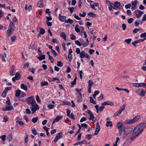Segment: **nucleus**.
I'll return each instance as SVG.
<instances>
[{
    "mask_svg": "<svg viewBox=\"0 0 146 146\" xmlns=\"http://www.w3.org/2000/svg\"><path fill=\"white\" fill-rule=\"evenodd\" d=\"M144 123H142L138 125L133 129L132 135H131L130 139L133 141L137 138L142 133L144 129Z\"/></svg>",
    "mask_w": 146,
    "mask_h": 146,
    "instance_id": "nucleus-1",
    "label": "nucleus"
},
{
    "mask_svg": "<svg viewBox=\"0 0 146 146\" xmlns=\"http://www.w3.org/2000/svg\"><path fill=\"white\" fill-rule=\"evenodd\" d=\"M15 28L14 23V22H11L10 23L8 30H7V36L8 37L10 36L13 34L14 31V29Z\"/></svg>",
    "mask_w": 146,
    "mask_h": 146,
    "instance_id": "nucleus-2",
    "label": "nucleus"
},
{
    "mask_svg": "<svg viewBox=\"0 0 146 146\" xmlns=\"http://www.w3.org/2000/svg\"><path fill=\"white\" fill-rule=\"evenodd\" d=\"M7 101H6V105L5 108H2V110L3 111H9L13 109L14 108L13 106L12 105H11L9 106H9L11 104L9 98L7 97Z\"/></svg>",
    "mask_w": 146,
    "mask_h": 146,
    "instance_id": "nucleus-3",
    "label": "nucleus"
},
{
    "mask_svg": "<svg viewBox=\"0 0 146 146\" xmlns=\"http://www.w3.org/2000/svg\"><path fill=\"white\" fill-rule=\"evenodd\" d=\"M125 104H123L122 106L120 107V109L119 111L117 112L114 114V116H113V117L115 118L116 117L118 116L119 115H120L122 111L125 109Z\"/></svg>",
    "mask_w": 146,
    "mask_h": 146,
    "instance_id": "nucleus-4",
    "label": "nucleus"
},
{
    "mask_svg": "<svg viewBox=\"0 0 146 146\" xmlns=\"http://www.w3.org/2000/svg\"><path fill=\"white\" fill-rule=\"evenodd\" d=\"M80 57L81 58H82L84 57L88 59H90V57L89 55L84 51H82L80 53Z\"/></svg>",
    "mask_w": 146,
    "mask_h": 146,
    "instance_id": "nucleus-5",
    "label": "nucleus"
},
{
    "mask_svg": "<svg viewBox=\"0 0 146 146\" xmlns=\"http://www.w3.org/2000/svg\"><path fill=\"white\" fill-rule=\"evenodd\" d=\"M27 100L28 104H31V105L36 103L35 99L33 96H31L28 98L27 99Z\"/></svg>",
    "mask_w": 146,
    "mask_h": 146,
    "instance_id": "nucleus-6",
    "label": "nucleus"
},
{
    "mask_svg": "<svg viewBox=\"0 0 146 146\" xmlns=\"http://www.w3.org/2000/svg\"><path fill=\"white\" fill-rule=\"evenodd\" d=\"M31 106V110L32 111V113H34L37 110H38V106L36 103H35V104H33V105H32Z\"/></svg>",
    "mask_w": 146,
    "mask_h": 146,
    "instance_id": "nucleus-7",
    "label": "nucleus"
},
{
    "mask_svg": "<svg viewBox=\"0 0 146 146\" xmlns=\"http://www.w3.org/2000/svg\"><path fill=\"white\" fill-rule=\"evenodd\" d=\"M117 127L119 129V132L124 127L123 124L121 122H118L117 124Z\"/></svg>",
    "mask_w": 146,
    "mask_h": 146,
    "instance_id": "nucleus-8",
    "label": "nucleus"
},
{
    "mask_svg": "<svg viewBox=\"0 0 146 146\" xmlns=\"http://www.w3.org/2000/svg\"><path fill=\"white\" fill-rule=\"evenodd\" d=\"M62 133L60 132L58 133V134L55 137L54 141L55 143H56L58 139H61L62 137Z\"/></svg>",
    "mask_w": 146,
    "mask_h": 146,
    "instance_id": "nucleus-9",
    "label": "nucleus"
},
{
    "mask_svg": "<svg viewBox=\"0 0 146 146\" xmlns=\"http://www.w3.org/2000/svg\"><path fill=\"white\" fill-rule=\"evenodd\" d=\"M137 1L135 0L132 2L131 9L135 10L137 9Z\"/></svg>",
    "mask_w": 146,
    "mask_h": 146,
    "instance_id": "nucleus-10",
    "label": "nucleus"
},
{
    "mask_svg": "<svg viewBox=\"0 0 146 146\" xmlns=\"http://www.w3.org/2000/svg\"><path fill=\"white\" fill-rule=\"evenodd\" d=\"M76 96L78 98L77 102H80L82 101V96L80 93H77Z\"/></svg>",
    "mask_w": 146,
    "mask_h": 146,
    "instance_id": "nucleus-11",
    "label": "nucleus"
},
{
    "mask_svg": "<svg viewBox=\"0 0 146 146\" xmlns=\"http://www.w3.org/2000/svg\"><path fill=\"white\" fill-rule=\"evenodd\" d=\"M102 105H110L111 106H113L114 104L113 102H111L110 101H108L103 102L102 103Z\"/></svg>",
    "mask_w": 146,
    "mask_h": 146,
    "instance_id": "nucleus-12",
    "label": "nucleus"
},
{
    "mask_svg": "<svg viewBox=\"0 0 146 146\" xmlns=\"http://www.w3.org/2000/svg\"><path fill=\"white\" fill-rule=\"evenodd\" d=\"M126 135H127L130 133L132 130V128H131L129 127H128L125 128Z\"/></svg>",
    "mask_w": 146,
    "mask_h": 146,
    "instance_id": "nucleus-13",
    "label": "nucleus"
},
{
    "mask_svg": "<svg viewBox=\"0 0 146 146\" xmlns=\"http://www.w3.org/2000/svg\"><path fill=\"white\" fill-rule=\"evenodd\" d=\"M43 0H40L37 3V6L41 8L43 6Z\"/></svg>",
    "mask_w": 146,
    "mask_h": 146,
    "instance_id": "nucleus-14",
    "label": "nucleus"
},
{
    "mask_svg": "<svg viewBox=\"0 0 146 146\" xmlns=\"http://www.w3.org/2000/svg\"><path fill=\"white\" fill-rule=\"evenodd\" d=\"M59 19L61 21H64L66 19V17L65 16H61L60 14L59 15Z\"/></svg>",
    "mask_w": 146,
    "mask_h": 146,
    "instance_id": "nucleus-15",
    "label": "nucleus"
},
{
    "mask_svg": "<svg viewBox=\"0 0 146 146\" xmlns=\"http://www.w3.org/2000/svg\"><path fill=\"white\" fill-rule=\"evenodd\" d=\"M88 114H89L90 115V119L91 120H92L93 119H94V114L90 110H89L88 111Z\"/></svg>",
    "mask_w": 146,
    "mask_h": 146,
    "instance_id": "nucleus-16",
    "label": "nucleus"
},
{
    "mask_svg": "<svg viewBox=\"0 0 146 146\" xmlns=\"http://www.w3.org/2000/svg\"><path fill=\"white\" fill-rule=\"evenodd\" d=\"M125 128L124 127L123 129L119 132V133L120 135L123 136L124 135H126L125 133Z\"/></svg>",
    "mask_w": 146,
    "mask_h": 146,
    "instance_id": "nucleus-17",
    "label": "nucleus"
},
{
    "mask_svg": "<svg viewBox=\"0 0 146 146\" xmlns=\"http://www.w3.org/2000/svg\"><path fill=\"white\" fill-rule=\"evenodd\" d=\"M140 116L137 115L133 119H132L133 123L138 121L140 119Z\"/></svg>",
    "mask_w": 146,
    "mask_h": 146,
    "instance_id": "nucleus-18",
    "label": "nucleus"
},
{
    "mask_svg": "<svg viewBox=\"0 0 146 146\" xmlns=\"http://www.w3.org/2000/svg\"><path fill=\"white\" fill-rule=\"evenodd\" d=\"M124 123L126 124H132L133 123L132 119H129L125 120L124 122Z\"/></svg>",
    "mask_w": 146,
    "mask_h": 146,
    "instance_id": "nucleus-19",
    "label": "nucleus"
},
{
    "mask_svg": "<svg viewBox=\"0 0 146 146\" xmlns=\"http://www.w3.org/2000/svg\"><path fill=\"white\" fill-rule=\"evenodd\" d=\"M21 88L23 89H24L26 91H27V86L25 85L24 84H21Z\"/></svg>",
    "mask_w": 146,
    "mask_h": 146,
    "instance_id": "nucleus-20",
    "label": "nucleus"
},
{
    "mask_svg": "<svg viewBox=\"0 0 146 146\" xmlns=\"http://www.w3.org/2000/svg\"><path fill=\"white\" fill-rule=\"evenodd\" d=\"M80 40L81 42L82 45L84 47H85L87 46V44L85 42L84 40L82 39H80Z\"/></svg>",
    "mask_w": 146,
    "mask_h": 146,
    "instance_id": "nucleus-21",
    "label": "nucleus"
},
{
    "mask_svg": "<svg viewBox=\"0 0 146 146\" xmlns=\"http://www.w3.org/2000/svg\"><path fill=\"white\" fill-rule=\"evenodd\" d=\"M21 91L19 90H17L16 91V92L15 94V96L16 97H19L20 94H21Z\"/></svg>",
    "mask_w": 146,
    "mask_h": 146,
    "instance_id": "nucleus-22",
    "label": "nucleus"
},
{
    "mask_svg": "<svg viewBox=\"0 0 146 146\" xmlns=\"http://www.w3.org/2000/svg\"><path fill=\"white\" fill-rule=\"evenodd\" d=\"M65 23H69L71 24H72L73 23V20L69 19L65 21Z\"/></svg>",
    "mask_w": 146,
    "mask_h": 146,
    "instance_id": "nucleus-23",
    "label": "nucleus"
},
{
    "mask_svg": "<svg viewBox=\"0 0 146 146\" xmlns=\"http://www.w3.org/2000/svg\"><path fill=\"white\" fill-rule=\"evenodd\" d=\"M15 77L17 80H19L21 77V75L19 72H17L15 75Z\"/></svg>",
    "mask_w": 146,
    "mask_h": 146,
    "instance_id": "nucleus-24",
    "label": "nucleus"
},
{
    "mask_svg": "<svg viewBox=\"0 0 146 146\" xmlns=\"http://www.w3.org/2000/svg\"><path fill=\"white\" fill-rule=\"evenodd\" d=\"M106 126L107 127L110 126L111 127L112 126V123L111 121H107L106 124Z\"/></svg>",
    "mask_w": 146,
    "mask_h": 146,
    "instance_id": "nucleus-25",
    "label": "nucleus"
},
{
    "mask_svg": "<svg viewBox=\"0 0 146 146\" xmlns=\"http://www.w3.org/2000/svg\"><path fill=\"white\" fill-rule=\"evenodd\" d=\"M40 60H41L43 59H45V55H40V56H38L37 57Z\"/></svg>",
    "mask_w": 146,
    "mask_h": 146,
    "instance_id": "nucleus-26",
    "label": "nucleus"
},
{
    "mask_svg": "<svg viewBox=\"0 0 146 146\" xmlns=\"http://www.w3.org/2000/svg\"><path fill=\"white\" fill-rule=\"evenodd\" d=\"M62 117V116H60V117L58 116H57L54 120L56 122H58L61 119Z\"/></svg>",
    "mask_w": 146,
    "mask_h": 146,
    "instance_id": "nucleus-27",
    "label": "nucleus"
},
{
    "mask_svg": "<svg viewBox=\"0 0 146 146\" xmlns=\"http://www.w3.org/2000/svg\"><path fill=\"white\" fill-rule=\"evenodd\" d=\"M3 61L5 62L6 61L5 58L6 57L7 55L6 54L4 53L3 55H1Z\"/></svg>",
    "mask_w": 146,
    "mask_h": 146,
    "instance_id": "nucleus-28",
    "label": "nucleus"
},
{
    "mask_svg": "<svg viewBox=\"0 0 146 146\" xmlns=\"http://www.w3.org/2000/svg\"><path fill=\"white\" fill-rule=\"evenodd\" d=\"M48 83L47 82L42 81L41 83V85L42 86H45L48 85Z\"/></svg>",
    "mask_w": 146,
    "mask_h": 146,
    "instance_id": "nucleus-29",
    "label": "nucleus"
},
{
    "mask_svg": "<svg viewBox=\"0 0 146 146\" xmlns=\"http://www.w3.org/2000/svg\"><path fill=\"white\" fill-rule=\"evenodd\" d=\"M111 6L115 10H117L118 8L116 6H115V5L112 3H111Z\"/></svg>",
    "mask_w": 146,
    "mask_h": 146,
    "instance_id": "nucleus-30",
    "label": "nucleus"
},
{
    "mask_svg": "<svg viewBox=\"0 0 146 146\" xmlns=\"http://www.w3.org/2000/svg\"><path fill=\"white\" fill-rule=\"evenodd\" d=\"M76 78L77 77H76L74 80L71 83L72 86L71 87H73V86L76 84Z\"/></svg>",
    "mask_w": 146,
    "mask_h": 146,
    "instance_id": "nucleus-31",
    "label": "nucleus"
},
{
    "mask_svg": "<svg viewBox=\"0 0 146 146\" xmlns=\"http://www.w3.org/2000/svg\"><path fill=\"white\" fill-rule=\"evenodd\" d=\"M88 15L91 17H94L96 16V15L93 13H88Z\"/></svg>",
    "mask_w": 146,
    "mask_h": 146,
    "instance_id": "nucleus-32",
    "label": "nucleus"
},
{
    "mask_svg": "<svg viewBox=\"0 0 146 146\" xmlns=\"http://www.w3.org/2000/svg\"><path fill=\"white\" fill-rule=\"evenodd\" d=\"M139 95L141 96H144L145 95V92L143 90H141Z\"/></svg>",
    "mask_w": 146,
    "mask_h": 146,
    "instance_id": "nucleus-33",
    "label": "nucleus"
},
{
    "mask_svg": "<svg viewBox=\"0 0 146 146\" xmlns=\"http://www.w3.org/2000/svg\"><path fill=\"white\" fill-rule=\"evenodd\" d=\"M57 65L59 67H61L63 66V63L60 61H58Z\"/></svg>",
    "mask_w": 146,
    "mask_h": 146,
    "instance_id": "nucleus-34",
    "label": "nucleus"
},
{
    "mask_svg": "<svg viewBox=\"0 0 146 146\" xmlns=\"http://www.w3.org/2000/svg\"><path fill=\"white\" fill-rule=\"evenodd\" d=\"M90 102L94 104H96V101L95 100H94L93 99V98L92 97H90Z\"/></svg>",
    "mask_w": 146,
    "mask_h": 146,
    "instance_id": "nucleus-35",
    "label": "nucleus"
},
{
    "mask_svg": "<svg viewBox=\"0 0 146 146\" xmlns=\"http://www.w3.org/2000/svg\"><path fill=\"white\" fill-rule=\"evenodd\" d=\"M51 52L52 53V54L53 55L55 56L56 57V56H57L58 54L55 51L53 50V49H52L51 50Z\"/></svg>",
    "mask_w": 146,
    "mask_h": 146,
    "instance_id": "nucleus-36",
    "label": "nucleus"
},
{
    "mask_svg": "<svg viewBox=\"0 0 146 146\" xmlns=\"http://www.w3.org/2000/svg\"><path fill=\"white\" fill-rule=\"evenodd\" d=\"M93 82L91 80H89L88 82V87H91L92 86Z\"/></svg>",
    "mask_w": 146,
    "mask_h": 146,
    "instance_id": "nucleus-37",
    "label": "nucleus"
},
{
    "mask_svg": "<svg viewBox=\"0 0 146 146\" xmlns=\"http://www.w3.org/2000/svg\"><path fill=\"white\" fill-rule=\"evenodd\" d=\"M45 30L42 28H40V33L41 35H43L45 33Z\"/></svg>",
    "mask_w": 146,
    "mask_h": 146,
    "instance_id": "nucleus-38",
    "label": "nucleus"
},
{
    "mask_svg": "<svg viewBox=\"0 0 146 146\" xmlns=\"http://www.w3.org/2000/svg\"><path fill=\"white\" fill-rule=\"evenodd\" d=\"M134 13H135V15L136 17L138 19L139 18H140V17H141V16L137 12V11H135L134 12Z\"/></svg>",
    "mask_w": 146,
    "mask_h": 146,
    "instance_id": "nucleus-39",
    "label": "nucleus"
},
{
    "mask_svg": "<svg viewBox=\"0 0 146 146\" xmlns=\"http://www.w3.org/2000/svg\"><path fill=\"white\" fill-rule=\"evenodd\" d=\"M131 41V38H129L128 39H125L124 42H125L127 43V44H129Z\"/></svg>",
    "mask_w": 146,
    "mask_h": 146,
    "instance_id": "nucleus-40",
    "label": "nucleus"
},
{
    "mask_svg": "<svg viewBox=\"0 0 146 146\" xmlns=\"http://www.w3.org/2000/svg\"><path fill=\"white\" fill-rule=\"evenodd\" d=\"M70 38L71 40H74L76 38V37L73 34H71L70 35Z\"/></svg>",
    "mask_w": 146,
    "mask_h": 146,
    "instance_id": "nucleus-41",
    "label": "nucleus"
},
{
    "mask_svg": "<svg viewBox=\"0 0 146 146\" xmlns=\"http://www.w3.org/2000/svg\"><path fill=\"white\" fill-rule=\"evenodd\" d=\"M104 98V95L103 94H101V95L98 98V100L100 101L102 100Z\"/></svg>",
    "mask_w": 146,
    "mask_h": 146,
    "instance_id": "nucleus-42",
    "label": "nucleus"
},
{
    "mask_svg": "<svg viewBox=\"0 0 146 146\" xmlns=\"http://www.w3.org/2000/svg\"><path fill=\"white\" fill-rule=\"evenodd\" d=\"M38 118L37 117H36L33 118L32 120V122L34 123H36L37 121Z\"/></svg>",
    "mask_w": 146,
    "mask_h": 146,
    "instance_id": "nucleus-43",
    "label": "nucleus"
},
{
    "mask_svg": "<svg viewBox=\"0 0 146 146\" xmlns=\"http://www.w3.org/2000/svg\"><path fill=\"white\" fill-rule=\"evenodd\" d=\"M139 84L140 87H143L144 88H146V83H139Z\"/></svg>",
    "mask_w": 146,
    "mask_h": 146,
    "instance_id": "nucleus-44",
    "label": "nucleus"
},
{
    "mask_svg": "<svg viewBox=\"0 0 146 146\" xmlns=\"http://www.w3.org/2000/svg\"><path fill=\"white\" fill-rule=\"evenodd\" d=\"M140 29L138 28H136L134 29L133 31V33L134 34L136 33L138 31H140Z\"/></svg>",
    "mask_w": 146,
    "mask_h": 146,
    "instance_id": "nucleus-45",
    "label": "nucleus"
},
{
    "mask_svg": "<svg viewBox=\"0 0 146 146\" xmlns=\"http://www.w3.org/2000/svg\"><path fill=\"white\" fill-rule=\"evenodd\" d=\"M68 57L69 59V61H71L72 59V55L71 54H68Z\"/></svg>",
    "mask_w": 146,
    "mask_h": 146,
    "instance_id": "nucleus-46",
    "label": "nucleus"
},
{
    "mask_svg": "<svg viewBox=\"0 0 146 146\" xmlns=\"http://www.w3.org/2000/svg\"><path fill=\"white\" fill-rule=\"evenodd\" d=\"M92 138V135H87L86 136V138L88 139H90Z\"/></svg>",
    "mask_w": 146,
    "mask_h": 146,
    "instance_id": "nucleus-47",
    "label": "nucleus"
},
{
    "mask_svg": "<svg viewBox=\"0 0 146 146\" xmlns=\"http://www.w3.org/2000/svg\"><path fill=\"white\" fill-rule=\"evenodd\" d=\"M75 44L76 45H78L79 46H80L82 45L81 43L78 40H77L75 41Z\"/></svg>",
    "mask_w": 146,
    "mask_h": 146,
    "instance_id": "nucleus-48",
    "label": "nucleus"
},
{
    "mask_svg": "<svg viewBox=\"0 0 146 146\" xmlns=\"http://www.w3.org/2000/svg\"><path fill=\"white\" fill-rule=\"evenodd\" d=\"M133 19L132 18H130L128 19L127 20L129 24H131L133 21Z\"/></svg>",
    "mask_w": 146,
    "mask_h": 146,
    "instance_id": "nucleus-49",
    "label": "nucleus"
},
{
    "mask_svg": "<svg viewBox=\"0 0 146 146\" xmlns=\"http://www.w3.org/2000/svg\"><path fill=\"white\" fill-rule=\"evenodd\" d=\"M8 117L7 116H5L4 117L3 121L5 122H6L8 121Z\"/></svg>",
    "mask_w": 146,
    "mask_h": 146,
    "instance_id": "nucleus-50",
    "label": "nucleus"
},
{
    "mask_svg": "<svg viewBox=\"0 0 146 146\" xmlns=\"http://www.w3.org/2000/svg\"><path fill=\"white\" fill-rule=\"evenodd\" d=\"M11 41L12 42H14L16 39V36H15L11 37Z\"/></svg>",
    "mask_w": 146,
    "mask_h": 146,
    "instance_id": "nucleus-51",
    "label": "nucleus"
},
{
    "mask_svg": "<svg viewBox=\"0 0 146 146\" xmlns=\"http://www.w3.org/2000/svg\"><path fill=\"white\" fill-rule=\"evenodd\" d=\"M32 131L33 133L35 135H36L37 134V131L35 128L32 130Z\"/></svg>",
    "mask_w": 146,
    "mask_h": 146,
    "instance_id": "nucleus-52",
    "label": "nucleus"
},
{
    "mask_svg": "<svg viewBox=\"0 0 146 146\" xmlns=\"http://www.w3.org/2000/svg\"><path fill=\"white\" fill-rule=\"evenodd\" d=\"M86 15V13L85 12H83L82 14L80 13L79 15V16L81 17H84Z\"/></svg>",
    "mask_w": 146,
    "mask_h": 146,
    "instance_id": "nucleus-53",
    "label": "nucleus"
},
{
    "mask_svg": "<svg viewBox=\"0 0 146 146\" xmlns=\"http://www.w3.org/2000/svg\"><path fill=\"white\" fill-rule=\"evenodd\" d=\"M96 130H98L99 131H100V125L98 122L96 124Z\"/></svg>",
    "mask_w": 146,
    "mask_h": 146,
    "instance_id": "nucleus-54",
    "label": "nucleus"
},
{
    "mask_svg": "<svg viewBox=\"0 0 146 146\" xmlns=\"http://www.w3.org/2000/svg\"><path fill=\"white\" fill-rule=\"evenodd\" d=\"M48 59L52 63L54 61V59L51 56H48Z\"/></svg>",
    "mask_w": 146,
    "mask_h": 146,
    "instance_id": "nucleus-55",
    "label": "nucleus"
},
{
    "mask_svg": "<svg viewBox=\"0 0 146 146\" xmlns=\"http://www.w3.org/2000/svg\"><path fill=\"white\" fill-rule=\"evenodd\" d=\"M54 106H55L54 105L52 104H49L48 105V107L51 109H52L53 108H54Z\"/></svg>",
    "mask_w": 146,
    "mask_h": 146,
    "instance_id": "nucleus-56",
    "label": "nucleus"
},
{
    "mask_svg": "<svg viewBox=\"0 0 146 146\" xmlns=\"http://www.w3.org/2000/svg\"><path fill=\"white\" fill-rule=\"evenodd\" d=\"M11 89V87H6L5 88L4 91L7 92L8 91L10 90Z\"/></svg>",
    "mask_w": 146,
    "mask_h": 146,
    "instance_id": "nucleus-57",
    "label": "nucleus"
},
{
    "mask_svg": "<svg viewBox=\"0 0 146 146\" xmlns=\"http://www.w3.org/2000/svg\"><path fill=\"white\" fill-rule=\"evenodd\" d=\"M140 36L141 38L146 37L145 38H146V33H144L141 34L140 35Z\"/></svg>",
    "mask_w": 146,
    "mask_h": 146,
    "instance_id": "nucleus-58",
    "label": "nucleus"
},
{
    "mask_svg": "<svg viewBox=\"0 0 146 146\" xmlns=\"http://www.w3.org/2000/svg\"><path fill=\"white\" fill-rule=\"evenodd\" d=\"M6 136L3 135L0 137V138L2 139L3 141H4L5 140Z\"/></svg>",
    "mask_w": 146,
    "mask_h": 146,
    "instance_id": "nucleus-59",
    "label": "nucleus"
},
{
    "mask_svg": "<svg viewBox=\"0 0 146 146\" xmlns=\"http://www.w3.org/2000/svg\"><path fill=\"white\" fill-rule=\"evenodd\" d=\"M68 9L69 10L71 13H72L74 11V8L73 7L68 8Z\"/></svg>",
    "mask_w": 146,
    "mask_h": 146,
    "instance_id": "nucleus-60",
    "label": "nucleus"
},
{
    "mask_svg": "<svg viewBox=\"0 0 146 146\" xmlns=\"http://www.w3.org/2000/svg\"><path fill=\"white\" fill-rule=\"evenodd\" d=\"M36 100L38 102H40L41 101L40 100L39 98V97L38 95H37L36 96Z\"/></svg>",
    "mask_w": 146,
    "mask_h": 146,
    "instance_id": "nucleus-61",
    "label": "nucleus"
},
{
    "mask_svg": "<svg viewBox=\"0 0 146 146\" xmlns=\"http://www.w3.org/2000/svg\"><path fill=\"white\" fill-rule=\"evenodd\" d=\"M7 92L4 90L3 91L2 94V96L3 97H5L7 95Z\"/></svg>",
    "mask_w": 146,
    "mask_h": 146,
    "instance_id": "nucleus-62",
    "label": "nucleus"
},
{
    "mask_svg": "<svg viewBox=\"0 0 146 146\" xmlns=\"http://www.w3.org/2000/svg\"><path fill=\"white\" fill-rule=\"evenodd\" d=\"M87 120V119L84 117H82L81 119L80 120V121L81 122H82L84 121H86Z\"/></svg>",
    "mask_w": 146,
    "mask_h": 146,
    "instance_id": "nucleus-63",
    "label": "nucleus"
},
{
    "mask_svg": "<svg viewBox=\"0 0 146 146\" xmlns=\"http://www.w3.org/2000/svg\"><path fill=\"white\" fill-rule=\"evenodd\" d=\"M131 4L129 3L127 5H125V7L126 9H127L130 8L131 7Z\"/></svg>",
    "mask_w": 146,
    "mask_h": 146,
    "instance_id": "nucleus-64",
    "label": "nucleus"
}]
</instances>
